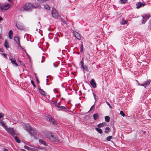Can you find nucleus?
I'll return each mask as SVG.
<instances>
[{
  "mask_svg": "<svg viewBox=\"0 0 151 151\" xmlns=\"http://www.w3.org/2000/svg\"><path fill=\"white\" fill-rule=\"evenodd\" d=\"M112 137L111 136H110L107 137L106 140L108 141H110L111 139H112Z\"/></svg>",
  "mask_w": 151,
  "mask_h": 151,
  "instance_id": "473e14b6",
  "label": "nucleus"
},
{
  "mask_svg": "<svg viewBox=\"0 0 151 151\" xmlns=\"http://www.w3.org/2000/svg\"><path fill=\"white\" fill-rule=\"evenodd\" d=\"M90 83L93 88H96V83L93 79L91 80Z\"/></svg>",
  "mask_w": 151,
  "mask_h": 151,
  "instance_id": "4468645a",
  "label": "nucleus"
},
{
  "mask_svg": "<svg viewBox=\"0 0 151 151\" xmlns=\"http://www.w3.org/2000/svg\"><path fill=\"white\" fill-rule=\"evenodd\" d=\"M4 151H9L6 149H4Z\"/></svg>",
  "mask_w": 151,
  "mask_h": 151,
  "instance_id": "5fc2aeb1",
  "label": "nucleus"
},
{
  "mask_svg": "<svg viewBox=\"0 0 151 151\" xmlns=\"http://www.w3.org/2000/svg\"><path fill=\"white\" fill-rule=\"evenodd\" d=\"M120 114L123 117L125 116V114L124 113V112L122 111H120Z\"/></svg>",
  "mask_w": 151,
  "mask_h": 151,
  "instance_id": "58836bf2",
  "label": "nucleus"
},
{
  "mask_svg": "<svg viewBox=\"0 0 151 151\" xmlns=\"http://www.w3.org/2000/svg\"><path fill=\"white\" fill-rule=\"evenodd\" d=\"M127 22L126 21L124 20L123 19H122L120 22L121 24H127Z\"/></svg>",
  "mask_w": 151,
  "mask_h": 151,
  "instance_id": "a878e982",
  "label": "nucleus"
},
{
  "mask_svg": "<svg viewBox=\"0 0 151 151\" xmlns=\"http://www.w3.org/2000/svg\"><path fill=\"white\" fill-rule=\"evenodd\" d=\"M105 119L106 122H108L109 121L110 118L109 116H106L105 117Z\"/></svg>",
  "mask_w": 151,
  "mask_h": 151,
  "instance_id": "7c9ffc66",
  "label": "nucleus"
},
{
  "mask_svg": "<svg viewBox=\"0 0 151 151\" xmlns=\"http://www.w3.org/2000/svg\"><path fill=\"white\" fill-rule=\"evenodd\" d=\"M83 44H82L80 46V52H82L83 51Z\"/></svg>",
  "mask_w": 151,
  "mask_h": 151,
  "instance_id": "e433bc0d",
  "label": "nucleus"
},
{
  "mask_svg": "<svg viewBox=\"0 0 151 151\" xmlns=\"http://www.w3.org/2000/svg\"><path fill=\"white\" fill-rule=\"evenodd\" d=\"M10 7V5L9 4L1 5L0 6V9L2 11L9 9Z\"/></svg>",
  "mask_w": 151,
  "mask_h": 151,
  "instance_id": "39448f33",
  "label": "nucleus"
},
{
  "mask_svg": "<svg viewBox=\"0 0 151 151\" xmlns=\"http://www.w3.org/2000/svg\"><path fill=\"white\" fill-rule=\"evenodd\" d=\"M1 34H0V39H1Z\"/></svg>",
  "mask_w": 151,
  "mask_h": 151,
  "instance_id": "bf43d9fd",
  "label": "nucleus"
},
{
  "mask_svg": "<svg viewBox=\"0 0 151 151\" xmlns=\"http://www.w3.org/2000/svg\"><path fill=\"white\" fill-rule=\"evenodd\" d=\"M39 6V4L37 3L34 4H32V9L33 8H37Z\"/></svg>",
  "mask_w": 151,
  "mask_h": 151,
  "instance_id": "cd10ccee",
  "label": "nucleus"
},
{
  "mask_svg": "<svg viewBox=\"0 0 151 151\" xmlns=\"http://www.w3.org/2000/svg\"><path fill=\"white\" fill-rule=\"evenodd\" d=\"M96 130L100 134H101L103 132L102 129L99 127L95 128Z\"/></svg>",
  "mask_w": 151,
  "mask_h": 151,
  "instance_id": "5701e85b",
  "label": "nucleus"
},
{
  "mask_svg": "<svg viewBox=\"0 0 151 151\" xmlns=\"http://www.w3.org/2000/svg\"><path fill=\"white\" fill-rule=\"evenodd\" d=\"M48 77V76H47V78Z\"/></svg>",
  "mask_w": 151,
  "mask_h": 151,
  "instance_id": "774afa93",
  "label": "nucleus"
},
{
  "mask_svg": "<svg viewBox=\"0 0 151 151\" xmlns=\"http://www.w3.org/2000/svg\"><path fill=\"white\" fill-rule=\"evenodd\" d=\"M0 123L3 127L5 129L6 128H7V127L6 125L4 123V122L2 120H1V121H0Z\"/></svg>",
  "mask_w": 151,
  "mask_h": 151,
  "instance_id": "4be33fe9",
  "label": "nucleus"
},
{
  "mask_svg": "<svg viewBox=\"0 0 151 151\" xmlns=\"http://www.w3.org/2000/svg\"><path fill=\"white\" fill-rule=\"evenodd\" d=\"M19 62H20V63L22 62L20 61L19 60Z\"/></svg>",
  "mask_w": 151,
  "mask_h": 151,
  "instance_id": "e2e57ef3",
  "label": "nucleus"
},
{
  "mask_svg": "<svg viewBox=\"0 0 151 151\" xmlns=\"http://www.w3.org/2000/svg\"><path fill=\"white\" fill-rule=\"evenodd\" d=\"M50 122L53 125H55L57 124V122L53 119L51 116H48L47 118Z\"/></svg>",
  "mask_w": 151,
  "mask_h": 151,
  "instance_id": "423d86ee",
  "label": "nucleus"
},
{
  "mask_svg": "<svg viewBox=\"0 0 151 151\" xmlns=\"http://www.w3.org/2000/svg\"><path fill=\"white\" fill-rule=\"evenodd\" d=\"M106 125L105 122H102L98 124L97 127L99 128H101L104 127Z\"/></svg>",
  "mask_w": 151,
  "mask_h": 151,
  "instance_id": "a211bd4d",
  "label": "nucleus"
},
{
  "mask_svg": "<svg viewBox=\"0 0 151 151\" xmlns=\"http://www.w3.org/2000/svg\"><path fill=\"white\" fill-rule=\"evenodd\" d=\"M44 7L45 9L48 10H49L50 8V6L47 4H44Z\"/></svg>",
  "mask_w": 151,
  "mask_h": 151,
  "instance_id": "c756f323",
  "label": "nucleus"
},
{
  "mask_svg": "<svg viewBox=\"0 0 151 151\" xmlns=\"http://www.w3.org/2000/svg\"><path fill=\"white\" fill-rule=\"evenodd\" d=\"M1 55H3L5 58H7V57L6 54L4 53H2Z\"/></svg>",
  "mask_w": 151,
  "mask_h": 151,
  "instance_id": "37998d69",
  "label": "nucleus"
},
{
  "mask_svg": "<svg viewBox=\"0 0 151 151\" xmlns=\"http://www.w3.org/2000/svg\"><path fill=\"white\" fill-rule=\"evenodd\" d=\"M38 2L43 3L45 2L46 1H47L48 0H37Z\"/></svg>",
  "mask_w": 151,
  "mask_h": 151,
  "instance_id": "4c0bfd02",
  "label": "nucleus"
},
{
  "mask_svg": "<svg viewBox=\"0 0 151 151\" xmlns=\"http://www.w3.org/2000/svg\"><path fill=\"white\" fill-rule=\"evenodd\" d=\"M24 126L25 130L28 131L31 136L37 135V131L35 129L32 128L29 124H25Z\"/></svg>",
  "mask_w": 151,
  "mask_h": 151,
  "instance_id": "f257e3e1",
  "label": "nucleus"
},
{
  "mask_svg": "<svg viewBox=\"0 0 151 151\" xmlns=\"http://www.w3.org/2000/svg\"><path fill=\"white\" fill-rule=\"evenodd\" d=\"M122 4H125L127 2V0H120Z\"/></svg>",
  "mask_w": 151,
  "mask_h": 151,
  "instance_id": "ea45409f",
  "label": "nucleus"
},
{
  "mask_svg": "<svg viewBox=\"0 0 151 151\" xmlns=\"http://www.w3.org/2000/svg\"><path fill=\"white\" fill-rule=\"evenodd\" d=\"M3 20V19L0 16V22L2 21Z\"/></svg>",
  "mask_w": 151,
  "mask_h": 151,
  "instance_id": "864d4df0",
  "label": "nucleus"
},
{
  "mask_svg": "<svg viewBox=\"0 0 151 151\" xmlns=\"http://www.w3.org/2000/svg\"><path fill=\"white\" fill-rule=\"evenodd\" d=\"M0 52H3L2 50L1 49H0Z\"/></svg>",
  "mask_w": 151,
  "mask_h": 151,
  "instance_id": "4d7b16f0",
  "label": "nucleus"
},
{
  "mask_svg": "<svg viewBox=\"0 0 151 151\" xmlns=\"http://www.w3.org/2000/svg\"><path fill=\"white\" fill-rule=\"evenodd\" d=\"M38 89L39 92L41 95H45V92L43 90V89L40 88V86H38Z\"/></svg>",
  "mask_w": 151,
  "mask_h": 151,
  "instance_id": "dca6fc26",
  "label": "nucleus"
},
{
  "mask_svg": "<svg viewBox=\"0 0 151 151\" xmlns=\"http://www.w3.org/2000/svg\"><path fill=\"white\" fill-rule=\"evenodd\" d=\"M58 111H60V109H58Z\"/></svg>",
  "mask_w": 151,
  "mask_h": 151,
  "instance_id": "0e129e2a",
  "label": "nucleus"
},
{
  "mask_svg": "<svg viewBox=\"0 0 151 151\" xmlns=\"http://www.w3.org/2000/svg\"><path fill=\"white\" fill-rule=\"evenodd\" d=\"M61 21L62 22L66 24V22L62 18L61 19Z\"/></svg>",
  "mask_w": 151,
  "mask_h": 151,
  "instance_id": "49530a36",
  "label": "nucleus"
},
{
  "mask_svg": "<svg viewBox=\"0 0 151 151\" xmlns=\"http://www.w3.org/2000/svg\"><path fill=\"white\" fill-rule=\"evenodd\" d=\"M4 116V114L2 113H0V119Z\"/></svg>",
  "mask_w": 151,
  "mask_h": 151,
  "instance_id": "c03bdc74",
  "label": "nucleus"
},
{
  "mask_svg": "<svg viewBox=\"0 0 151 151\" xmlns=\"http://www.w3.org/2000/svg\"><path fill=\"white\" fill-rule=\"evenodd\" d=\"M60 102H59L58 103H57L56 102H54V104L55 106L57 107H59L60 105Z\"/></svg>",
  "mask_w": 151,
  "mask_h": 151,
  "instance_id": "2f4dec72",
  "label": "nucleus"
},
{
  "mask_svg": "<svg viewBox=\"0 0 151 151\" xmlns=\"http://www.w3.org/2000/svg\"><path fill=\"white\" fill-rule=\"evenodd\" d=\"M111 129L109 127H106L105 128V130L104 131V132L106 133H108L109 132H110Z\"/></svg>",
  "mask_w": 151,
  "mask_h": 151,
  "instance_id": "393cba45",
  "label": "nucleus"
},
{
  "mask_svg": "<svg viewBox=\"0 0 151 151\" xmlns=\"http://www.w3.org/2000/svg\"><path fill=\"white\" fill-rule=\"evenodd\" d=\"M23 150V151H25V150Z\"/></svg>",
  "mask_w": 151,
  "mask_h": 151,
  "instance_id": "69168bd1",
  "label": "nucleus"
},
{
  "mask_svg": "<svg viewBox=\"0 0 151 151\" xmlns=\"http://www.w3.org/2000/svg\"><path fill=\"white\" fill-rule=\"evenodd\" d=\"M21 64L22 65H24L23 63H22V62H21Z\"/></svg>",
  "mask_w": 151,
  "mask_h": 151,
  "instance_id": "6e6d98bb",
  "label": "nucleus"
},
{
  "mask_svg": "<svg viewBox=\"0 0 151 151\" xmlns=\"http://www.w3.org/2000/svg\"><path fill=\"white\" fill-rule=\"evenodd\" d=\"M81 68L83 70H85L87 72L89 71L88 67L86 66H84L83 67V68Z\"/></svg>",
  "mask_w": 151,
  "mask_h": 151,
  "instance_id": "bb28decb",
  "label": "nucleus"
},
{
  "mask_svg": "<svg viewBox=\"0 0 151 151\" xmlns=\"http://www.w3.org/2000/svg\"><path fill=\"white\" fill-rule=\"evenodd\" d=\"M58 108L61 109V110H65L66 109V107L65 106H59L58 107Z\"/></svg>",
  "mask_w": 151,
  "mask_h": 151,
  "instance_id": "f704fd0d",
  "label": "nucleus"
},
{
  "mask_svg": "<svg viewBox=\"0 0 151 151\" xmlns=\"http://www.w3.org/2000/svg\"><path fill=\"white\" fill-rule=\"evenodd\" d=\"M53 65H54V66L55 67H57V65H55L54 64H53Z\"/></svg>",
  "mask_w": 151,
  "mask_h": 151,
  "instance_id": "13d9d810",
  "label": "nucleus"
},
{
  "mask_svg": "<svg viewBox=\"0 0 151 151\" xmlns=\"http://www.w3.org/2000/svg\"><path fill=\"white\" fill-rule=\"evenodd\" d=\"M93 96L94 97V99L95 100V103L96 102L97 99L96 98V95H95V93H93Z\"/></svg>",
  "mask_w": 151,
  "mask_h": 151,
  "instance_id": "a19ab883",
  "label": "nucleus"
},
{
  "mask_svg": "<svg viewBox=\"0 0 151 151\" xmlns=\"http://www.w3.org/2000/svg\"><path fill=\"white\" fill-rule=\"evenodd\" d=\"M14 40L16 42L17 44L18 47L20 48V49H21L22 50L23 49L21 46L20 45L19 37L17 36H15L14 37Z\"/></svg>",
  "mask_w": 151,
  "mask_h": 151,
  "instance_id": "0eeeda50",
  "label": "nucleus"
},
{
  "mask_svg": "<svg viewBox=\"0 0 151 151\" xmlns=\"http://www.w3.org/2000/svg\"><path fill=\"white\" fill-rule=\"evenodd\" d=\"M140 85L142 86H144L145 88L146 87V86H145V85H144V83L143 84H140Z\"/></svg>",
  "mask_w": 151,
  "mask_h": 151,
  "instance_id": "09e8293b",
  "label": "nucleus"
},
{
  "mask_svg": "<svg viewBox=\"0 0 151 151\" xmlns=\"http://www.w3.org/2000/svg\"><path fill=\"white\" fill-rule=\"evenodd\" d=\"M31 83L33 85L34 87V88H35L36 87V86L34 82L32 80L31 81Z\"/></svg>",
  "mask_w": 151,
  "mask_h": 151,
  "instance_id": "79ce46f5",
  "label": "nucleus"
},
{
  "mask_svg": "<svg viewBox=\"0 0 151 151\" xmlns=\"http://www.w3.org/2000/svg\"><path fill=\"white\" fill-rule=\"evenodd\" d=\"M29 147L28 146H26L25 147V148L27 150H29Z\"/></svg>",
  "mask_w": 151,
  "mask_h": 151,
  "instance_id": "603ef678",
  "label": "nucleus"
},
{
  "mask_svg": "<svg viewBox=\"0 0 151 151\" xmlns=\"http://www.w3.org/2000/svg\"><path fill=\"white\" fill-rule=\"evenodd\" d=\"M106 103L109 106V107L110 108H112V107L110 105V104L107 101H106Z\"/></svg>",
  "mask_w": 151,
  "mask_h": 151,
  "instance_id": "a18cd8bd",
  "label": "nucleus"
},
{
  "mask_svg": "<svg viewBox=\"0 0 151 151\" xmlns=\"http://www.w3.org/2000/svg\"><path fill=\"white\" fill-rule=\"evenodd\" d=\"M14 137L15 140L17 142L19 143H20V141L17 137L16 136L14 137Z\"/></svg>",
  "mask_w": 151,
  "mask_h": 151,
  "instance_id": "c85d7f7f",
  "label": "nucleus"
},
{
  "mask_svg": "<svg viewBox=\"0 0 151 151\" xmlns=\"http://www.w3.org/2000/svg\"><path fill=\"white\" fill-rule=\"evenodd\" d=\"M146 4H145L142 3L140 2H137L136 4V8L137 9H139L141 7L144 6Z\"/></svg>",
  "mask_w": 151,
  "mask_h": 151,
  "instance_id": "9b49d317",
  "label": "nucleus"
},
{
  "mask_svg": "<svg viewBox=\"0 0 151 151\" xmlns=\"http://www.w3.org/2000/svg\"><path fill=\"white\" fill-rule=\"evenodd\" d=\"M73 33L74 36L78 40H80L81 39V36L80 34L76 32L73 31Z\"/></svg>",
  "mask_w": 151,
  "mask_h": 151,
  "instance_id": "9d476101",
  "label": "nucleus"
},
{
  "mask_svg": "<svg viewBox=\"0 0 151 151\" xmlns=\"http://www.w3.org/2000/svg\"><path fill=\"white\" fill-rule=\"evenodd\" d=\"M31 151H38V150L35 149H33Z\"/></svg>",
  "mask_w": 151,
  "mask_h": 151,
  "instance_id": "8fccbe9b",
  "label": "nucleus"
},
{
  "mask_svg": "<svg viewBox=\"0 0 151 151\" xmlns=\"http://www.w3.org/2000/svg\"><path fill=\"white\" fill-rule=\"evenodd\" d=\"M45 57L43 56H42V58H41V63H43L44 62L45 60Z\"/></svg>",
  "mask_w": 151,
  "mask_h": 151,
  "instance_id": "c9c22d12",
  "label": "nucleus"
},
{
  "mask_svg": "<svg viewBox=\"0 0 151 151\" xmlns=\"http://www.w3.org/2000/svg\"><path fill=\"white\" fill-rule=\"evenodd\" d=\"M151 80L149 79L144 82L145 86H149L151 82Z\"/></svg>",
  "mask_w": 151,
  "mask_h": 151,
  "instance_id": "6ab92c4d",
  "label": "nucleus"
},
{
  "mask_svg": "<svg viewBox=\"0 0 151 151\" xmlns=\"http://www.w3.org/2000/svg\"><path fill=\"white\" fill-rule=\"evenodd\" d=\"M142 17L143 18V19L142 21V24H144L146 21L150 17L151 15L149 14H143L142 16Z\"/></svg>",
  "mask_w": 151,
  "mask_h": 151,
  "instance_id": "7ed1b4c3",
  "label": "nucleus"
},
{
  "mask_svg": "<svg viewBox=\"0 0 151 151\" xmlns=\"http://www.w3.org/2000/svg\"><path fill=\"white\" fill-rule=\"evenodd\" d=\"M93 118L95 120H97L99 118V115L98 113L94 114L93 115Z\"/></svg>",
  "mask_w": 151,
  "mask_h": 151,
  "instance_id": "aec40b11",
  "label": "nucleus"
},
{
  "mask_svg": "<svg viewBox=\"0 0 151 151\" xmlns=\"http://www.w3.org/2000/svg\"><path fill=\"white\" fill-rule=\"evenodd\" d=\"M36 81L37 82V83H39V80H38V78H37V77L36 76Z\"/></svg>",
  "mask_w": 151,
  "mask_h": 151,
  "instance_id": "3c124183",
  "label": "nucleus"
},
{
  "mask_svg": "<svg viewBox=\"0 0 151 151\" xmlns=\"http://www.w3.org/2000/svg\"><path fill=\"white\" fill-rule=\"evenodd\" d=\"M4 45L6 49H7L9 47V43L6 40H5Z\"/></svg>",
  "mask_w": 151,
  "mask_h": 151,
  "instance_id": "f3484780",
  "label": "nucleus"
},
{
  "mask_svg": "<svg viewBox=\"0 0 151 151\" xmlns=\"http://www.w3.org/2000/svg\"><path fill=\"white\" fill-rule=\"evenodd\" d=\"M26 53L28 55V56H29V55L27 52H26Z\"/></svg>",
  "mask_w": 151,
  "mask_h": 151,
  "instance_id": "680f3d73",
  "label": "nucleus"
},
{
  "mask_svg": "<svg viewBox=\"0 0 151 151\" xmlns=\"http://www.w3.org/2000/svg\"><path fill=\"white\" fill-rule=\"evenodd\" d=\"M23 150V151H25V150Z\"/></svg>",
  "mask_w": 151,
  "mask_h": 151,
  "instance_id": "338daca9",
  "label": "nucleus"
},
{
  "mask_svg": "<svg viewBox=\"0 0 151 151\" xmlns=\"http://www.w3.org/2000/svg\"><path fill=\"white\" fill-rule=\"evenodd\" d=\"M10 60L11 61V63L13 65H14L16 66H18V64L15 62L16 60L14 58H10Z\"/></svg>",
  "mask_w": 151,
  "mask_h": 151,
  "instance_id": "2eb2a0df",
  "label": "nucleus"
},
{
  "mask_svg": "<svg viewBox=\"0 0 151 151\" xmlns=\"http://www.w3.org/2000/svg\"><path fill=\"white\" fill-rule=\"evenodd\" d=\"M16 26L18 29L20 30L24 29V25L22 23H20L17 25V24H16Z\"/></svg>",
  "mask_w": 151,
  "mask_h": 151,
  "instance_id": "f8f14e48",
  "label": "nucleus"
},
{
  "mask_svg": "<svg viewBox=\"0 0 151 151\" xmlns=\"http://www.w3.org/2000/svg\"><path fill=\"white\" fill-rule=\"evenodd\" d=\"M51 13L53 17L55 19L58 18V15L55 9H53Z\"/></svg>",
  "mask_w": 151,
  "mask_h": 151,
  "instance_id": "1a4fd4ad",
  "label": "nucleus"
},
{
  "mask_svg": "<svg viewBox=\"0 0 151 151\" xmlns=\"http://www.w3.org/2000/svg\"><path fill=\"white\" fill-rule=\"evenodd\" d=\"M9 2H11V0H8Z\"/></svg>",
  "mask_w": 151,
  "mask_h": 151,
  "instance_id": "052dcab7",
  "label": "nucleus"
},
{
  "mask_svg": "<svg viewBox=\"0 0 151 151\" xmlns=\"http://www.w3.org/2000/svg\"><path fill=\"white\" fill-rule=\"evenodd\" d=\"M50 140L55 142H58L59 141L58 136L55 134L52 135L51 137L50 138Z\"/></svg>",
  "mask_w": 151,
  "mask_h": 151,
  "instance_id": "6e6552de",
  "label": "nucleus"
},
{
  "mask_svg": "<svg viewBox=\"0 0 151 151\" xmlns=\"http://www.w3.org/2000/svg\"><path fill=\"white\" fill-rule=\"evenodd\" d=\"M9 37L10 39H12V36L13 34V32L12 30H10L9 32Z\"/></svg>",
  "mask_w": 151,
  "mask_h": 151,
  "instance_id": "412c9836",
  "label": "nucleus"
},
{
  "mask_svg": "<svg viewBox=\"0 0 151 151\" xmlns=\"http://www.w3.org/2000/svg\"><path fill=\"white\" fill-rule=\"evenodd\" d=\"M6 130L13 137L16 135L14 129L12 128H6Z\"/></svg>",
  "mask_w": 151,
  "mask_h": 151,
  "instance_id": "20e7f679",
  "label": "nucleus"
},
{
  "mask_svg": "<svg viewBox=\"0 0 151 151\" xmlns=\"http://www.w3.org/2000/svg\"><path fill=\"white\" fill-rule=\"evenodd\" d=\"M94 106L95 104H93V105L91 107L89 111H91L92 109L93 108H94Z\"/></svg>",
  "mask_w": 151,
  "mask_h": 151,
  "instance_id": "de8ad7c7",
  "label": "nucleus"
},
{
  "mask_svg": "<svg viewBox=\"0 0 151 151\" xmlns=\"http://www.w3.org/2000/svg\"><path fill=\"white\" fill-rule=\"evenodd\" d=\"M39 142L40 144H42L45 146L46 145L45 142L42 139H40L39 140Z\"/></svg>",
  "mask_w": 151,
  "mask_h": 151,
  "instance_id": "b1692460",
  "label": "nucleus"
},
{
  "mask_svg": "<svg viewBox=\"0 0 151 151\" xmlns=\"http://www.w3.org/2000/svg\"><path fill=\"white\" fill-rule=\"evenodd\" d=\"M44 134L46 137L50 139V137H51L52 135V134L51 133L49 132H44Z\"/></svg>",
  "mask_w": 151,
  "mask_h": 151,
  "instance_id": "ddd939ff",
  "label": "nucleus"
},
{
  "mask_svg": "<svg viewBox=\"0 0 151 151\" xmlns=\"http://www.w3.org/2000/svg\"><path fill=\"white\" fill-rule=\"evenodd\" d=\"M23 9L25 11H31L32 10V4L30 3H26L23 6Z\"/></svg>",
  "mask_w": 151,
  "mask_h": 151,
  "instance_id": "f03ea898",
  "label": "nucleus"
},
{
  "mask_svg": "<svg viewBox=\"0 0 151 151\" xmlns=\"http://www.w3.org/2000/svg\"><path fill=\"white\" fill-rule=\"evenodd\" d=\"M80 64L81 65V68H83V67L84 66V63L83 60L81 61Z\"/></svg>",
  "mask_w": 151,
  "mask_h": 151,
  "instance_id": "72a5a7b5",
  "label": "nucleus"
}]
</instances>
